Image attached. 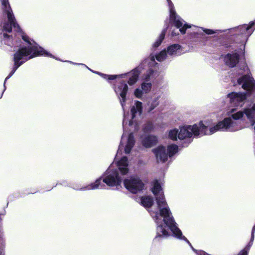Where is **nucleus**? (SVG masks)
Instances as JSON below:
<instances>
[{
    "label": "nucleus",
    "instance_id": "nucleus-1",
    "mask_svg": "<svg viewBox=\"0 0 255 255\" xmlns=\"http://www.w3.org/2000/svg\"><path fill=\"white\" fill-rule=\"evenodd\" d=\"M152 191L155 196L156 205H153V199L149 196L142 197L141 203L144 207L148 208V212L156 224L155 238H167L170 236L168 231L170 230L173 237L189 243V241L182 235L181 231L177 227L165 200L161 186L157 181L154 182Z\"/></svg>",
    "mask_w": 255,
    "mask_h": 255
},
{
    "label": "nucleus",
    "instance_id": "nucleus-2",
    "mask_svg": "<svg viewBox=\"0 0 255 255\" xmlns=\"http://www.w3.org/2000/svg\"><path fill=\"white\" fill-rule=\"evenodd\" d=\"M142 111V103L136 101L134 104L131 107L130 114L131 119L129 120L128 118L124 114L123 122L124 133L121 138V143L117 151L116 159H117L118 155L123 149H124L125 152L126 154H128L133 147L135 143L134 136L132 132L129 134H127V132L128 129V126L129 127V130L130 131H136L139 129V125Z\"/></svg>",
    "mask_w": 255,
    "mask_h": 255
},
{
    "label": "nucleus",
    "instance_id": "nucleus-3",
    "mask_svg": "<svg viewBox=\"0 0 255 255\" xmlns=\"http://www.w3.org/2000/svg\"><path fill=\"white\" fill-rule=\"evenodd\" d=\"M254 22H252L250 25L243 24L232 29V39L236 43L241 44L242 47L236 48L233 52L228 53L223 57L225 64H239L240 62L245 60V44L249 36L254 31Z\"/></svg>",
    "mask_w": 255,
    "mask_h": 255
},
{
    "label": "nucleus",
    "instance_id": "nucleus-4",
    "mask_svg": "<svg viewBox=\"0 0 255 255\" xmlns=\"http://www.w3.org/2000/svg\"><path fill=\"white\" fill-rule=\"evenodd\" d=\"M226 115L228 117L218 122L225 125V128L220 129V131L234 132L239 130L243 127L238 121H246L247 119L249 122H254V119H255V103L248 105L243 111H238L235 108H230L227 110Z\"/></svg>",
    "mask_w": 255,
    "mask_h": 255
},
{
    "label": "nucleus",
    "instance_id": "nucleus-5",
    "mask_svg": "<svg viewBox=\"0 0 255 255\" xmlns=\"http://www.w3.org/2000/svg\"><path fill=\"white\" fill-rule=\"evenodd\" d=\"M224 126L225 125H223L222 123H218L216 126L208 129L207 127L204 125L202 122H201L199 124L193 126L180 127L178 129V138L180 140L187 139L188 143H190L192 141L191 138L193 135L195 136L210 135L218 131H220V129L225 128Z\"/></svg>",
    "mask_w": 255,
    "mask_h": 255
},
{
    "label": "nucleus",
    "instance_id": "nucleus-6",
    "mask_svg": "<svg viewBox=\"0 0 255 255\" xmlns=\"http://www.w3.org/2000/svg\"><path fill=\"white\" fill-rule=\"evenodd\" d=\"M38 56L51 57L63 62H68L70 64H78L77 63H74L67 60H63L55 58L52 54L46 51L43 48L39 46L38 44L28 47L24 46L18 49L14 54V64H23L28 59Z\"/></svg>",
    "mask_w": 255,
    "mask_h": 255
},
{
    "label": "nucleus",
    "instance_id": "nucleus-7",
    "mask_svg": "<svg viewBox=\"0 0 255 255\" xmlns=\"http://www.w3.org/2000/svg\"><path fill=\"white\" fill-rule=\"evenodd\" d=\"M2 4L3 13L7 15V20L4 21L2 26V31L11 33L13 27L15 31L18 33H23L20 26L17 23L12 9L10 6L8 0H0Z\"/></svg>",
    "mask_w": 255,
    "mask_h": 255
},
{
    "label": "nucleus",
    "instance_id": "nucleus-8",
    "mask_svg": "<svg viewBox=\"0 0 255 255\" xmlns=\"http://www.w3.org/2000/svg\"><path fill=\"white\" fill-rule=\"evenodd\" d=\"M240 68L239 74L244 75L238 79V83L243 89L255 95V81L249 72L247 65H238Z\"/></svg>",
    "mask_w": 255,
    "mask_h": 255
},
{
    "label": "nucleus",
    "instance_id": "nucleus-9",
    "mask_svg": "<svg viewBox=\"0 0 255 255\" xmlns=\"http://www.w3.org/2000/svg\"><path fill=\"white\" fill-rule=\"evenodd\" d=\"M122 179L119 176L117 169H114L111 165L103 176V181L109 186H118L122 183Z\"/></svg>",
    "mask_w": 255,
    "mask_h": 255
},
{
    "label": "nucleus",
    "instance_id": "nucleus-10",
    "mask_svg": "<svg viewBox=\"0 0 255 255\" xmlns=\"http://www.w3.org/2000/svg\"><path fill=\"white\" fill-rule=\"evenodd\" d=\"M125 188L130 192L136 194L143 189L144 184L138 177L133 176L125 179L124 181Z\"/></svg>",
    "mask_w": 255,
    "mask_h": 255
},
{
    "label": "nucleus",
    "instance_id": "nucleus-11",
    "mask_svg": "<svg viewBox=\"0 0 255 255\" xmlns=\"http://www.w3.org/2000/svg\"><path fill=\"white\" fill-rule=\"evenodd\" d=\"M227 98L232 106L241 107L245 103L247 95L244 93L232 92L227 95Z\"/></svg>",
    "mask_w": 255,
    "mask_h": 255
},
{
    "label": "nucleus",
    "instance_id": "nucleus-12",
    "mask_svg": "<svg viewBox=\"0 0 255 255\" xmlns=\"http://www.w3.org/2000/svg\"><path fill=\"white\" fill-rule=\"evenodd\" d=\"M115 91L120 98V103L125 111V102L126 101V95L128 91V86L126 82H120L115 88Z\"/></svg>",
    "mask_w": 255,
    "mask_h": 255
},
{
    "label": "nucleus",
    "instance_id": "nucleus-13",
    "mask_svg": "<svg viewBox=\"0 0 255 255\" xmlns=\"http://www.w3.org/2000/svg\"><path fill=\"white\" fill-rule=\"evenodd\" d=\"M153 151L156 156L157 162L163 163L167 160V153L164 146H159L157 148L153 149Z\"/></svg>",
    "mask_w": 255,
    "mask_h": 255
},
{
    "label": "nucleus",
    "instance_id": "nucleus-14",
    "mask_svg": "<svg viewBox=\"0 0 255 255\" xmlns=\"http://www.w3.org/2000/svg\"><path fill=\"white\" fill-rule=\"evenodd\" d=\"M157 138L155 136L152 135H148L142 136L141 137V142L143 146L149 148L157 142Z\"/></svg>",
    "mask_w": 255,
    "mask_h": 255
},
{
    "label": "nucleus",
    "instance_id": "nucleus-15",
    "mask_svg": "<svg viewBox=\"0 0 255 255\" xmlns=\"http://www.w3.org/2000/svg\"><path fill=\"white\" fill-rule=\"evenodd\" d=\"M128 159L126 156L123 157L121 160L117 162L118 170L122 175L128 173Z\"/></svg>",
    "mask_w": 255,
    "mask_h": 255
},
{
    "label": "nucleus",
    "instance_id": "nucleus-16",
    "mask_svg": "<svg viewBox=\"0 0 255 255\" xmlns=\"http://www.w3.org/2000/svg\"><path fill=\"white\" fill-rule=\"evenodd\" d=\"M102 178H99L97 179L95 182L90 184L88 185L81 187L80 189H77L81 191H87L91 190H95L99 188H103L104 185L101 184Z\"/></svg>",
    "mask_w": 255,
    "mask_h": 255
},
{
    "label": "nucleus",
    "instance_id": "nucleus-17",
    "mask_svg": "<svg viewBox=\"0 0 255 255\" xmlns=\"http://www.w3.org/2000/svg\"><path fill=\"white\" fill-rule=\"evenodd\" d=\"M139 67H137L130 73L128 74V76L129 77L128 83L129 85H132L137 81V78L140 72L139 71Z\"/></svg>",
    "mask_w": 255,
    "mask_h": 255
},
{
    "label": "nucleus",
    "instance_id": "nucleus-18",
    "mask_svg": "<svg viewBox=\"0 0 255 255\" xmlns=\"http://www.w3.org/2000/svg\"><path fill=\"white\" fill-rule=\"evenodd\" d=\"M255 225L253 228L252 231V235H251V241L248 244V245L240 253L239 255H248V252L249 250H250L251 247H252L253 241L255 238Z\"/></svg>",
    "mask_w": 255,
    "mask_h": 255
},
{
    "label": "nucleus",
    "instance_id": "nucleus-19",
    "mask_svg": "<svg viewBox=\"0 0 255 255\" xmlns=\"http://www.w3.org/2000/svg\"><path fill=\"white\" fill-rule=\"evenodd\" d=\"M168 28V25L167 24H166V27H165L164 28H163L162 29L158 38L153 43L152 46L154 48H157L161 45V44L162 43L163 40H164V39L165 38V36L167 32V30Z\"/></svg>",
    "mask_w": 255,
    "mask_h": 255
},
{
    "label": "nucleus",
    "instance_id": "nucleus-20",
    "mask_svg": "<svg viewBox=\"0 0 255 255\" xmlns=\"http://www.w3.org/2000/svg\"><path fill=\"white\" fill-rule=\"evenodd\" d=\"M181 48V45L178 44H174L167 47V53L169 55H175L177 53V51Z\"/></svg>",
    "mask_w": 255,
    "mask_h": 255
},
{
    "label": "nucleus",
    "instance_id": "nucleus-21",
    "mask_svg": "<svg viewBox=\"0 0 255 255\" xmlns=\"http://www.w3.org/2000/svg\"><path fill=\"white\" fill-rule=\"evenodd\" d=\"M166 152L167 156L172 157L178 151V146L176 144H170L167 146Z\"/></svg>",
    "mask_w": 255,
    "mask_h": 255
},
{
    "label": "nucleus",
    "instance_id": "nucleus-22",
    "mask_svg": "<svg viewBox=\"0 0 255 255\" xmlns=\"http://www.w3.org/2000/svg\"><path fill=\"white\" fill-rule=\"evenodd\" d=\"M143 79L146 81L153 78L155 77L156 73L151 69L146 71V73H143Z\"/></svg>",
    "mask_w": 255,
    "mask_h": 255
},
{
    "label": "nucleus",
    "instance_id": "nucleus-23",
    "mask_svg": "<svg viewBox=\"0 0 255 255\" xmlns=\"http://www.w3.org/2000/svg\"><path fill=\"white\" fill-rule=\"evenodd\" d=\"M20 65H14V66H13V67L12 68V71L10 72L9 74L5 78V79L4 80V83H3V88H4V89H3V90L2 92V93L0 95V99L2 98L3 94L4 92L5 91V90H6V86H5V83H6V80L7 79H8L14 73V72L18 69V68L19 67V66Z\"/></svg>",
    "mask_w": 255,
    "mask_h": 255
},
{
    "label": "nucleus",
    "instance_id": "nucleus-24",
    "mask_svg": "<svg viewBox=\"0 0 255 255\" xmlns=\"http://www.w3.org/2000/svg\"><path fill=\"white\" fill-rule=\"evenodd\" d=\"M178 134V129L173 128L170 129L168 132V137L174 141L177 140Z\"/></svg>",
    "mask_w": 255,
    "mask_h": 255
},
{
    "label": "nucleus",
    "instance_id": "nucleus-25",
    "mask_svg": "<svg viewBox=\"0 0 255 255\" xmlns=\"http://www.w3.org/2000/svg\"><path fill=\"white\" fill-rule=\"evenodd\" d=\"M167 54L166 50H163L155 56L156 59L159 62H161L166 59Z\"/></svg>",
    "mask_w": 255,
    "mask_h": 255
},
{
    "label": "nucleus",
    "instance_id": "nucleus-26",
    "mask_svg": "<svg viewBox=\"0 0 255 255\" xmlns=\"http://www.w3.org/2000/svg\"><path fill=\"white\" fill-rule=\"evenodd\" d=\"M127 74L124 75H106L104 74H101V76L104 79H107L110 82L111 80H113L117 78V77H122L123 75L125 76Z\"/></svg>",
    "mask_w": 255,
    "mask_h": 255
},
{
    "label": "nucleus",
    "instance_id": "nucleus-27",
    "mask_svg": "<svg viewBox=\"0 0 255 255\" xmlns=\"http://www.w3.org/2000/svg\"><path fill=\"white\" fill-rule=\"evenodd\" d=\"M161 98L160 96L155 97L152 100L150 105V111H152L159 104V99Z\"/></svg>",
    "mask_w": 255,
    "mask_h": 255
},
{
    "label": "nucleus",
    "instance_id": "nucleus-28",
    "mask_svg": "<svg viewBox=\"0 0 255 255\" xmlns=\"http://www.w3.org/2000/svg\"><path fill=\"white\" fill-rule=\"evenodd\" d=\"M142 90L145 93H148L151 89V83H145L144 82L141 85Z\"/></svg>",
    "mask_w": 255,
    "mask_h": 255
},
{
    "label": "nucleus",
    "instance_id": "nucleus-29",
    "mask_svg": "<svg viewBox=\"0 0 255 255\" xmlns=\"http://www.w3.org/2000/svg\"><path fill=\"white\" fill-rule=\"evenodd\" d=\"M178 17L176 14L175 10L171 9L170 11V22L171 23L173 21H175Z\"/></svg>",
    "mask_w": 255,
    "mask_h": 255
},
{
    "label": "nucleus",
    "instance_id": "nucleus-30",
    "mask_svg": "<svg viewBox=\"0 0 255 255\" xmlns=\"http://www.w3.org/2000/svg\"><path fill=\"white\" fill-rule=\"evenodd\" d=\"M171 23H173L174 25L177 28L180 29L183 26V22L181 20V18L180 17L176 19L175 21H173Z\"/></svg>",
    "mask_w": 255,
    "mask_h": 255
},
{
    "label": "nucleus",
    "instance_id": "nucleus-31",
    "mask_svg": "<svg viewBox=\"0 0 255 255\" xmlns=\"http://www.w3.org/2000/svg\"><path fill=\"white\" fill-rule=\"evenodd\" d=\"M187 243L191 247L192 250L194 252H195L197 255H210L203 251H197V250H195V249L193 248V247L192 246V245H191V244L189 242V243ZM240 255V254L238 255Z\"/></svg>",
    "mask_w": 255,
    "mask_h": 255
},
{
    "label": "nucleus",
    "instance_id": "nucleus-32",
    "mask_svg": "<svg viewBox=\"0 0 255 255\" xmlns=\"http://www.w3.org/2000/svg\"><path fill=\"white\" fill-rule=\"evenodd\" d=\"M153 126L151 123H147L143 128V131L144 132H147L150 131L152 129Z\"/></svg>",
    "mask_w": 255,
    "mask_h": 255
},
{
    "label": "nucleus",
    "instance_id": "nucleus-33",
    "mask_svg": "<svg viewBox=\"0 0 255 255\" xmlns=\"http://www.w3.org/2000/svg\"><path fill=\"white\" fill-rule=\"evenodd\" d=\"M191 28V26L187 23H185L183 26L179 29V31L182 34L186 33V31L187 28Z\"/></svg>",
    "mask_w": 255,
    "mask_h": 255
},
{
    "label": "nucleus",
    "instance_id": "nucleus-34",
    "mask_svg": "<svg viewBox=\"0 0 255 255\" xmlns=\"http://www.w3.org/2000/svg\"><path fill=\"white\" fill-rule=\"evenodd\" d=\"M142 90L140 89H136L134 91V95L138 98H140L142 96Z\"/></svg>",
    "mask_w": 255,
    "mask_h": 255
},
{
    "label": "nucleus",
    "instance_id": "nucleus-35",
    "mask_svg": "<svg viewBox=\"0 0 255 255\" xmlns=\"http://www.w3.org/2000/svg\"><path fill=\"white\" fill-rule=\"evenodd\" d=\"M148 60H150V61H151V62L152 64H158L157 62H155V57L152 54H150V56H149L148 58L147 59H145V63H146V61Z\"/></svg>",
    "mask_w": 255,
    "mask_h": 255
},
{
    "label": "nucleus",
    "instance_id": "nucleus-36",
    "mask_svg": "<svg viewBox=\"0 0 255 255\" xmlns=\"http://www.w3.org/2000/svg\"><path fill=\"white\" fill-rule=\"evenodd\" d=\"M22 39L23 41L26 42L27 44L29 45H31V43L29 39V37L25 35H22Z\"/></svg>",
    "mask_w": 255,
    "mask_h": 255
},
{
    "label": "nucleus",
    "instance_id": "nucleus-37",
    "mask_svg": "<svg viewBox=\"0 0 255 255\" xmlns=\"http://www.w3.org/2000/svg\"><path fill=\"white\" fill-rule=\"evenodd\" d=\"M203 31L207 34L211 35L215 33L216 32L212 29L204 28Z\"/></svg>",
    "mask_w": 255,
    "mask_h": 255
},
{
    "label": "nucleus",
    "instance_id": "nucleus-38",
    "mask_svg": "<svg viewBox=\"0 0 255 255\" xmlns=\"http://www.w3.org/2000/svg\"><path fill=\"white\" fill-rule=\"evenodd\" d=\"M3 37L4 39H8L10 37L12 38V36L8 35V34H7L6 33H3Z\"/></svg>",
    "mask_w": 255,
    "mask_h": 255
},
{
    "label": "nucleus",
    "instance_id": "nucleus-39",
    "mask_svg": "<svg viewBox=\"0 0 255 255\" xmlns=\"http://www.w3.org/2000/svg\"><path fill=\"white\" fill-rule=\"evenodd\" d=\"M167 2H168V4H169V6H171V5H172V4H172V1H171V0H167Z\"/></svg>",
    "mask_w": 255,
    "mask_h": 255
},
{
    "label": "nucleus",
    "instance_id": "nucleus-40",
    "mask_svg": "<svg viewBox=\"0 0 255 255\" xmlns=\"http://www.w3.org/2000/svg\"><path fill=\"white\" fill-rule=\"evenodd\" d=\"M138 67H139V68H140V69H139V71H140V72L139 74H140V73H142V72H142V71H143V69H141H141L142 68V67H140V66H138Z\"/></svg>",
    "mask_w": 255,
    "mask_h": 255
},
{
    "label": "nucleus",
    "instance_id": "nucleus-41",
    "mask_svg": "<svg viewBox=\"0 0 255 255\" xmlns=\"http://www.w3.org/2000/svg\"><path fill=\"white\" fill-rule=\"evenodd\" d=\"M252 22V21L250 22V23H249V24L248 25H250V23H251ZM254 22H255V24L253 25V28H254V30H255V21H254Z\"/></svg>",
    "mask_w": 255,
    "mask_h": 255
},
{
    "label": "nucleus",
    "instance_id": "nucleus-42",
    "mask_svg": "<svg viewBox=\"0 0 255 255\" xmlns=\"http://www.w3.org/2000/svg\"><path fill=\"white\" fill-rule=\"evenodd\" d=\"M5 214V211H4L3 213L0 214V215H4Z\"/></svg>",
    "mask_w": 255,
    "mask_h": 255
},
{
    "label": "nucleus",
    "instance_id": "nucleus-43",
    "mask_svg": "<svg viewBox=\"0 0 255 255\" xmlns=\"http://www.w3.org/2000/svg\"><path fill=\"white\" fill-rule=\"evenodd\" d=\"M233 65V66H232L231 67L232 68H234V67H236V65Z\"/></svg>",
    "mask_w": 255,
    "mask_h": 255
},
{
    "label": "nucleus",
    "instance_id": "nucleus-44",
    "mask_svg": "<svg viewBox=\"0 0 255 255\" xmlns=\"http://www.w3.org/2000/svg\"><path fill=\"white\" fill-rule=\"evenodd\" d=\"M172 35L173 36L174 34H173V32L172 33Z\"/></svg>",
    "mask_w": 255,
    "mask_h": 255
}]
</instances>
